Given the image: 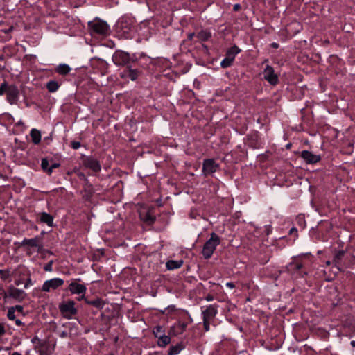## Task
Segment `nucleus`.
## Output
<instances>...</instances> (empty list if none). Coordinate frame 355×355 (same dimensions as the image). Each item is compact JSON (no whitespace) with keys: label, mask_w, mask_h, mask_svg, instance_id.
Listing matches in <instances>:
<instances>
[{"label":"nucleus","mask_w":355,"mask_h":355,"mask_svg":"<svg viewBox=\"0 0 355 355\" xmlns=\"http://www.w3.org/2000/svg\"><path fill=\"white\" fill-rule=\"evenodd\" d=\"M220 239L218 234L212 232L210 234V238L208 239L203 245L202 250V254L205 259L211 258L215 251L216 247L220 244Z\"/></svg>","instance_id":"f03ea898"},{"label":"nucleus","mask_w":355,"mask_h":355,"mask_svg":"<svg viewBox=\"0 0 355 355\" xmlns=\"http://www.w3.org/2000/svg\"><path fill=\"white\" fill-rule=\"evenodd\" d=\"M80 281L81 279L80 278L73 279L69 284L68 290L71 294H81L82 298H84L87 291V287L85 284H79L78 282Z\"/></svg>","instance_id":"1a4fd4ad"},{"label":"nucleus","mask_w":355,"mask_h":355,"mask_svg":"<svg viewBox=\"0 0 355 355\" xmlns=\"http://www.w3.org/2000/svg\"><path fill=\"white\" fill-rule=\"evenodd\" d=\"M203 320V327H204V329H205V331H209V329H210V322L211 320Z\"/></svg>","instance_id":"4c0bfd02"},{"label":"nucleus","mask_w":355,"mask_h":355,"mask_svg":"<svg viewBox=\"0 0 355 355\" xmlns=\"http://www.w3.org/2000/svg\"><path fill=\"white\" fill-rule=\"evenodd\" d=\"M85 297L82 298V295L80 297L78 298V300H85Z\"/></svg>","instance_id":"680f3d73"},{"label":"nucleus","mask_w":355,"mask_h":355,"mask_svg":"<svg viewBox=\"0 0 355 355\" xmlns=\"http://www.w3.org/2000/svg\"><path fill=\"white\" fill-rule=\"evenodd\" d=\"M307 275V272L306 271H302L300 272V276L301 277H304Z\"/></svg>","instance_id":"864d4df0"},{"label":"nucleus","mask_w":355,"mask_h":355,"mask_svg":"<svg viewBox=\"0 0 355 355\" xmlns=\"http://www.w3.org/2000/svg\"><path fill=\"white\" fill-rule=\"evenodd\" d=\"M241 9V5L239 3H236L233 6V10L236 12L239 11Z\"/></svg>","instance_id":"de8ad7c7"},{"label":"nucleus","mask_w":355,"mask_h":355,"mask_svg":"<svg viewBox=\"0 0 355 355\" xmlns=\"http://www.w3.org/2000/svg\"><path fill=\"white\" fill-rule=\"evenodd\" d=\"M88 27L92 35L107 36L110 33V27L108 24L98 17L89 21Z\"/></svg>","instance_id":"f257e3e1"},{"label":"nucleus","mask_w":355,"mask_h":355,"mask_svg":"<svg viewBox=\"0 0 355 355\" xmlns=\"http://www.w3.org/2000/svg\"><path fill=\"white\" fill-rule=\"evenodd\" d=\"M240 52L241 49L237 46L234 45L227 51L225 55L234 61L236 55Z\"/></svg>","instance_id":"bb28decb"},{"label":"nucleus","mask_w":355,"mask_h":355,"mask_svg":"<svg viewBox=\"0 0 355 355\" xmlns=\"http://www.w3.org/2000/svg\"><path fill=\"white\" fill-rule=\"evenodd\" d=\"M153 333L157 339V344L159 347H166L171 341V336L166 335L164 327L157 325L153 328Z\"/></svg>","instance_id":"20e7f679"},{"label":"nucleus","mask_w":355,"mask_h":355,"mask_svg":"<svg viewBox=\"0 0 355 355\" xmlns=\"http://www.w3.org/2000/svg\"><path fill=\"white\" fill-rule=\"evenodd\" d=\"M37 226H35V230H37Z\"/></svg>","instance_id":"69168bd1"},{"label":"nucleus","mask_w":355,"mask_h":355,"mask_svg":"<svg viewBox=\"0 0 355 355\" xmlns=\"http://www.w3.org/2000/svg\"><path fill=\"white\" fill-rule=\"evenodd\" d=\"M60 166V164L58 163H53L50 166V168L49 169V175H50L54 168H58Z\"/></svg>","instance_id":"ea45409f"},{"label":"nucleus","mask_w":355,"mask_h":355,"mask_svg":"<svg viewBox=\"0 0 355 355\" xmlns=\"http://www.w3.org/2000/svg\"><path fill=\"white\" fill-rule=\"evenodd\" d=\"M12 355H22L21 353L18 352H14Z\"/></svg>","instance_id":"13d9d810"},{"label":"nucleus","mask_w":355,"mask_h":355,"mask_svg":"<svg viewBox=\"0 0 355 355\" xmlns=\"http://www.w3.org/2000/svg\"><path fill=\"white\" fill-rule=\"evenodd\" d=\"M112 60L116 66L127 67L128 66L131 59L128 53L122 51H117L114 53Z\"/></svg>","instance_id":"423d86ee"},{"label":"nucleus","mask_w":355,"mask_h":355,"mask_svg":"<svg viewBox=\"0 0 355 355\" xmlns=\"http://www.w3.org/2000/svg\"><path fill=\"white\" fill-rule=\"evenodd\" d=\"M30 136L31 137L32 141L34 144H40L41 141V132L35 128H33L31 130Z\"/></svg>","instance_id":"a878e982"},{"label":"nucleus","mask_w":355,"mask_h":355,"mask_svg":"<svg viewBox=\"0 0 355 355\" xmlns=\"http://www.w3.org/2000/svg\"><path fill=\"white\" fill-rule=\"evenodd\" d=\"M19 245L20 246H29L31 248H37L38 252H40V251L43 248L42 237L39 236H36L34 238L31 239L25 238L22 240Z\"/></svg>","instance_id":"ddd939ff"},{"label":"nucleus","mask_w":355,"mask_h":355,"mask_svg":"<svg viewBox=\"0 0 355 355\" xmlns=\"http://www.w3.org/2000/svg\"><path fill=\"white\" fill-rule=\"evenodd\" d=\"M294 231H295V232H297V229H296V228H295V227L291 228V229L290 230V234H292L293 232H294Z\"/></svg>","instance_id":"6e6d98bb"},{"label":"nucleus","mask_w":355,"mask_h":355,"mask_svg":"<svg viewBox=\"0 0 355 355\" xmlns=\"http://www.w3.org/2000/svg\"><path fill=\"white\" fill-rule=\"evenodd\" d=\"M270 46L274 49H277L279 47V44L276 42L271 43Z\"/></svg>","instance_id":"603ef678"},{"label":"nucleus","mask_w":355,"mask_h":355,"mask_svg":"<svg viewBox=\"0 0 355 355\" xmlns=\"http://www.w3.org/2000/svg\"><path fill=\"white\" fill-rule=\"evenodd\" d=\"M35 349L38 352V355H51V352L48 346H35Z\"/></svg>","instance_id":"7c9ffc66"},{"label":"nucleus","mask_w":355,"mask_h":355,"mask_svg":"<svg viewBox=\"0 0 355 355\" xmlns=\"http://www.w3.org/2000/svg\"><path fill=\"white\" fill-rule=\"evenodd\" d=\"M109 355H114V354H109Z\"/></svg>","instance_id":"338daca9"},{"label":"nucleus","mask_w":355,"mask_h":355,"mask_svg":"<svg viewBox=\"0 0 355 355\" xmlns=\"http://www.w3.org/2000/svg\"><path fill=\"white\" fill-rule=\"evenodd\" d=\"M263 78L270 85H276L279 82V78L272 67L267 65L263 71Z\"/></svg>","instance_id":"2eb2a0df"},{"label":"nucleus","mask_w":355,"mask_h":355,"mask_svg":"<svg viewBox=\"0 0 355 355\" xmlns=\"http://www.w3.org/2000/svg\"><path fill=\"white\" fill-rule=\"evenodd\" d=\"M85 303L87 304L92 305V306H94V307H96V308H97L98 309H103L104 305H105L104 302L101 298H96V299L93 300H87V299H85Z\"/></svg>","instance_id":"b1692460"},{"label":"nucleus","mask_w":355,"mask_h":355,"mask_svg":"<svg viewBox=\"0 0 355 355\" xmlns=\"http://www.w3.org/2000/svg\"><path fill=\"white\" fill-rule=\"evenodd\" d=\"M220 168V165L214 159H205L202 163V172L205 175H211Z\"/></svg>","instance_id":"6e6552de"},{"label":"nucleus","mask_w":355,"mask_h":355,"mask_svg":"<svg viewBox=\"0 0 355 355\" xmlns=\"http://www.w3.org/2000/svg\"><path fill=\"white\" fill-rule=\"evenodd\" d=\"M75 304L73 300L63 301L59 304L58 309L64 318L70 320L77 314L78 311Z\"/></svg>","instance_id":"7ed1b4c3"},{"label":"nucleus","mask_w":355,"mask_h":355,"mask_svg":"<svg viewBox=\"0 0 355 355\" xmlns=\"http://www.w3.org/2000/svg\"><path fill=\"white\" fill-rule=\"evenodd\" d=\"M12 308H13V309L15 311H17L19 313H22L23 311H24V308L21 305H16L15 306H12Z\"/></svg>","instance_id":"79ce46f5"},{"label":"nucleus","mask_w":355,"mask_h":355,"mask_svg":"<svg viewBox=\"0 0 355 355\" xmlns=\"http://www.w3.org/2000/svg\"><path fill=\"white\" fill-rule=\"evenodd\" d=\"M189 320H190V322H190V323H191V322H192L193 320H192V318H191V317H189Z\"/></svg>","instance_id":"0e129e2a"},{"label":"nucleus","mask_w":355,"mask_h":355,"mask_svg":"<svg viewBox=\"0 0 355 355\" xmlns=\"http://www.w3.org/2000/svg\"><path fill=\"white\" fill-rule=\"evenodd\" d=\"M207 302H211L214 300V297L211 294H208L205 298Z\"/></svg>","instance_id":"49530a36"},{"label":"nucleus","mask_w":355,"mask_h":355,"mask_svg":"<svg viewBox=\"0 0 355 355\" xmlns=\"http://www.w3.org/2000/svg\"><path fill=\"white\" fill-rule=\"evenodd\" d=\"M70 71L71 68L67 64H60L55 69V71L62 76L68 74Z\"/></svg>","instance_id":"c85d7f7f"},{"label":"nucleus","mask_w":355,"mask_h":355,"mask_svg":"<svg viewBox=\"0 0 355 355\" xmlns=\"http://www.w3.org/2000/svg\"><path fill=\"white\" fill-rule=\"evenodd\" d=\"M8 85L6 81H4L0 85V96H2L8 89Z\"/></svg>","instance_id":"c9c22d12"},{"label":"nucleus","mask_w":355,"mask_h":355,"mask_svg":"<svg viewBox=\"0 0 355 355\" xmlns=\"http://www.w3.org/2000/svg\"><path fill=\"white\" fill-rule=\"evenodd\" d=\"M300 157L308 164L318 163L321 159L320 155L313 154L312 152L306 150H302L301 152Z\"/></svg>","instance_id":"dca6fc26"},{"label":"nucleus","mask_w":355,"mask_h":355,"mask_svg":"<svg viewBox=\"0 0 355 355\" xmlns=\"http://www.w3.org/2000/svg\"><path fill=\"white\" fill-rule=\"evenodd\" d=\"M270 183L267 182V184H268L270 185L277 184L279 187H284V186L288 187L290 184H292V183L288 182V179H282V178H279V179H270Z\"/></svg>","instance_id":"cd10ccee"},{"label":"nucleus","mask_w":355,"mask_h":355,"mask_svg":"<svg viewBox=\"0 0 355 355\" xmlns=\"http://www.w3.org/2000/svg\"><path fill=\"white\" fill-rule=\"evenodd\" d=\"M15 311L13 309V308L10 307L8 310L7 317L10 320H15Z\"/></svg>","instance_id":"f704fd0d"},{"label":"nucleus","mask_w":355,"mask_h":355,"mask_svg":"<svg viewBox=\"0 0 355 355\" xmlns=\"http://www.w3.org/2000/svg\"><path fill=\"white\" fill-rule=\"evenodd\" d=\"M184 261L182 259L179 260H168L166 263V267L168 270H173L180 268L182 266Z\"/></svg>","instance_id":"4be33fe9"},{"label":"nucleus","mask_w":355,"mask_h":355,"mask_svg":"<svg viewBox=\"0 0 355 355\" xmlns=\"http://www.w3.org/2000/svg\"><path fill=\"white\" fill-rule=\"evenodd\" d=\"M225 286L230 289L235 288V284L232 282H227Z\"/></svg>","instance_id":"a18cd8bd"},{"label":"nucleus","mask_w":355,"mask_h":355,"mask_svg":"<svg viewBox=\"0 0 355 355\" xmlns=\"http://www.w3.org/2000/svg\"><path fill=\"white\" fill-rule=\"evenodd\" d=\"M64 280L61 278L55 277L44 282L42 286V291L44 292H50L51 290H55L64 284Z\"/></svg>","instance_id":"9b49d317"},{"label":"nucleus","mask_w":355,"mask_h":355,"mask_svg":"<svg viewBox=\"0 0 355 355\" xmlns=\"http://www.w3.org/2000/svg\"><path fill=\"white\" fill-rule=\"evenodd\" d=\"M186 347L184 343L179 342L175 345L170 346L167 351V355H178Z\"/></svg>","instance_id":"aec40b11"},{"label":"nucleus","mask_w":355,"mask_h":355,"mask_svg":"<svg viewBox=\"0 0 355 355\" xmlns=\"http://www.w3.org/2000/svg\"><path fill=\"white\" fill-rule=\"evenodd\" d=\"M345 255L346 252L343 250L336 251L334 253L332 263L338 272L343 271L345 268Z\"/></svg>","instance_id":"0eeeda50"},{"label":"nucleus","mask_w":355,"mask_h":355,"mask_svg":"<svg viewBox=\"0 0 355 355\" xmlns=\"http://www.w3.org/2000/svg\"><path fill=\"white\" fill-rule=\"evenodd\" d=\"M331 263H332V261H326V265H327V266L330 265Z\"/></svg>","instance_id":"bf43d9fd"},{"label":"nucleus","mask_w":355,"mask_h":355,"mask_svg":"<svg viewBox=\"0 0 355 355\" xmlns=\"http://www.w3.org/2000/svg\"><path fill=\"white\" fill-rule=\"evenodd\" d=\"M23 283V279H17L15 282V285L17 286H19L20 284H21Z\"/></svg>","instance_id":"3c124183"},{"label":"nucleus","mask_w":355,"mask_h":355,"mask_svg":"<svg viewBox=\"0 0 355 355\" xmlns=\"http://www.w3.org/2000/svg\"><path fill=\"white\" fill-rule=\"evenodd\" d=\"M33 282H32V279L31 277H28L26 280V282L24 284V288L27 289L30 286H33Z\"/></svg>","instance_id":"58836bf2"},{"label":"nucleus","mask_w":355,"mask_h":355,"mask_svg":"<svg viewBox=\"0 0 355 355\" xmlns=\"http://www.w3.org/2000/svg\"><path fill=\"white\" fill-rule=\"evenodd\" d=\"M58 334H59V336L62 338H64L68 336V332L65 330L59 331Z\"/></svg>","instance_id":"37998d69"},{"label":"nucleus","mask_w":355,"mask_h":355,"mask_svg":"<svg viewBox=\"0 0 355 355\" xmlns=\"http://www.w3.org/2000/svg\"><path fill=\"white\" fill-rule=\"evenodd\" d=\"M36 340H39L37 338H34L32 339V342L34 343L35 341H36Z\"/></svg>","instance_id":"052dcab7"},{"label":"nucleus","mask_w":355,"mask_h":355,"mask_svg":"<svg viewBox=\"0 0 355 355\" xmlns=\"http://www.w3.org/2000/svg\"><path fill=\"white\" fill-rule=\"evenodd\" d=\"M27 294L22 289H19L13 286H10L7 293L4 294V298L10 297L18 302H21L26 297Z\"/></svg>","instance_id":"39448f33"},{"label":"nucleus","mask_w":355,"mask_h":355,"mask_svg":"<svg viewBox=\"0 0 355 355\" xmlns=\"http://www.w3.org/2000/svg\"><path fill=\"white\" fill-rule=\"evenodd\" d=\"M71 147L74 149H78L81 146V144L79 141H72L70 144Z\"/></svg>","instance_id":"e433bc0d"},{"label":"nucleus","mask_w":355,"mask_h":355,"mask_svg":"<svg viewBox=\"0 0 355 355\" xmlns=\"http://www.w3.org/2000/svg\"><path fill=\"white\" fill-rule=\"evenodd\" d=\"M25 355H31V354H29V351H27V352H26V354H25Z\"/></svg>","instance_id":"e2e57ef3"},{"label":"nucleus","mask_w":355,"mask_h":355,"mask_svg":"<svg viewBox=\"0 0 355 355\" xmlns=\"http://www.w3.org/2000/svg\"><path fill=\"white\" fill-rule=\"evenodd\" d=\"M53 216L46 212H41L39 214L37 220L41 223H45L49 227L53 225Z\"/></svg>","instance_id":"6ab92c4d"},{"label":"nucleus","mask_w":355,"mask_h":355,"mask_svg":"<svg viewBox=\"0 0 355 355\" xmlns=\"http://www.w3.org/2000/svg\"><path fill=\"white\" fill-rule=\"evenodd\" d=\"M6 333V329L3 324L0 323V336H3Z\"/></svg>","instance_id":"c03bdc74"},{"label":"nucleus","mask_w":355,"mask_h":355,"mask_svg":"<svg viewBox=\"0 0 355 355\" xmlns=\"http://www.w3.org/2000/svg\"><path fill=\"white\" fill-rule=\"evenodd\" d=\"M217 304H210L205 307V309L202 310V320H212L215 318L218 313Z\"/></svg>","instance_id":"4468645a"},{"label":"nucleus","mask_w":355,"mask_h":355,"mask_svg":"<svg viewBox=\"0 0 355 355\" xmlns=\"http://www.w3.org/2000/svg\"><path fill=\"white\" fill-rule=\"evenodd\" d=\"M19 90L15 85H10L6 91V99L10 105H15L19 101Z\"/></svg>","instance_id":"f8f14e48"},{"label":"nucleus","mask_w":355,"mask_h":355,"mask_svg":"<svg viewBox=\"0 0 355 355\" xmlns=\"http://www.w3.org/2000/svg\"><path fill=\"white\" fill-rule=\"evenodd\" d=\"M350 345L353 347H355V340H352L350 342Z\"/></svg>","instance_id":"4d7b16f0"},{"label":"nucleus","mask_w":355,"mask_h":355,"mask_svg":"<svg viewBox=\"0 0 355 355\" xmlns=\"http://www.w3.org/2000/svg\"><path fill=\"white\" fill-rule=\"evenodd\" d=\"M196 37L200 41L205 42L211 37V33L207 30H201L197 33Z\"/></svg>","instance_id":"393cba45"},{"label":"nucleus","mask_w":355,"mask_h":355,"mask_svg":"<svg viewBox=\"0 0 355 355\" xmlns=\"http://www.w3.org/2000/svg\"><path fill=\"white\" fill-rule=\"evenodd\" d=\"M139 218L142 221L149 225L153 224L155 220V217L151 214L150 211H141Z\"/></svg>","instance_id":"412c9836"},{"label":"nucleus","mask_w":355,"mask_h":355,"mask_svg":"<svg viewBox=\"0 0 355 355\" xmlns=\"http://www.w3.org/2000/svg\"><path fill=\"white\" fill-rule=\"evenodd\" d=\"M60 87V84L58 83L56 80H51L46 83V88L49 92L53 93L58 91L59 87Z\"/></svg>","instance_id":"c756f323"},{"label":"nucleus","mask_w":355,"mask_h":355,"mask_svg":"<svg viewBox=\"0 0 355 355\" xmlns=\"http://www.w3.org/2000/svg\"><path fill=\"white\" fill-rule=\"evenodd\" d=\"M10 276L11 273L9 269L0 270V277L2 280L6 281L9 279V281H11V279H10Z\"/></svg>","instance_id":"2f4dec72"},{"label":"nucleus","mask_w":355,"mask_h":355,"mask_svg":"<svg viewBox=\"0 0 355 355\" xmlns=\"http://www.w3.org/2000/svg\"><path fill=\"white\" fill-rule=\"evenodd\" d=\"M303 268V264L298 261H292L286 266L287 270L291 273H295Z\"/></svg>","instance_id":"5701e85b"},{"label":"nucleus","mask_w":355,"mask_h":355,"mask_svg":"<svg viewBox=\"0 0 355 355\" xmlns=\"http://www.w3.org/2000/svg\"><path fill=\"white\" fill-rule=\"evenodd\" d=\"M189 323L180 320L176 322L171 327L169 334L175 336L182 334L186 330Z\"/></svg>","instance_id":"f3484780"},{"label":"nucleus","mask_w":355,"mask_h":355,"mask_svg":"<svg viewBox=\"0 0 355 355\" xmlns=\"http://www.w3.org/2000/svg\"><path fill=\"white\" fill-rule=\"evenodd\" d=\"M41 167L44 171H46L47 174L49 175V169L50 168L49 166V160L46 158H44L42 159L41 162Z\"/></svg>","instance_id":"72a5a7b5"},{"label":"nucleus","mask_w":355,"mask_h":355,"mask_svg":"<svg viewBox=\"0 0 355 355\" xmlns=\"http://www.w3.org/2000/svg\"><path fill=\"white\" fill-rule=\"evenodd\" d=\"M84 164L87 168H89L94 171H98L101 170V165L98 161L94 157H86L84 160Z\"/></svg>","instance_id":"a211bd4d"},{"label":"nucleus","mask_w":355,"mask_h":355,"mask_svg":"<svg viewBox=\"0 0 355 355\" xmlns=\"http://www.w3.org/2000/svg\"><path fill=\"white\" fill-rule=\"evenodd\" d=\"M141 74V71L138 69H134L132 66H127L119 73V76L122 79H130L132 81H135L138 77Z\"/></svg>","instance_id":"9d476101"},{"label":"nucleus","mask_w":355,"mask_h":355,"mask_svg":"<svg viewBox=\"0 0 355 355\" xmlns=\"http://www.w3.org/2000/svg\"><path fill=\"white\" fill-rule=\"evenodd\" d=\"M5 191V187L1 186L0 187V193H3Z\"/></svg>","instance_id":"5fc2aeb1"},{"label":"nucleus","mask_w":355,"mask_h":355,"mask_svg":"<svg viewBox=\"0 0 355 355\" xmlns=\"http://www.w3.org/2000/svg\"><path fill=\"white\" fill-rule=\"evenodd\" d=\"M52 264H53V261H51L47 264H46L44 267V270L49 271V272L52 271Z\"/></svg>","instance_id":"a19ab883"},{"label":"nucleus","mask_w":355,"mask_h":355,"mask_svg":"<svg viewBox=\"0 0 355 355\" xmlns=\"http://www.w3.org/2000/svg\"><path fill=\"white\" fill-rule=\"evenodd\" d=\"M15 320V324H16L17 326L20 327V326H21L22 324H24V323H23L20 320H19V319H15V320Z\"/></svg>","instance_id":"09e8293b"},{"label":"nucleus","mask_w":355,"mask_h":355,"mask_svg":"<svg viewBox=\"0 0 355 355\" xmlns=\"http://www.w3.org/2000/svg\"><path fill=\"white\" fill-rule=\"evenodd\" d=\"M195 35V33H189L188 35H187V38L189 40H192L193 37Z\"/></svg>","instance_id":"8fccbe9b"},{"label":"nucleus","mask_w":355,"mask_h":355,"mask_svg":"<svg viewBox=\"0 0 355 355\" xmlns=\"http://www.w3.org/2000/svg\"><path fill=\"white\" fill-rule=\"evenodd\" d=\"M233 62V60L225 55V58L220 62V66L222 68L225 69L232 66Z\"/></svg>","instance_id":"473e14b6"}]
</instances>
